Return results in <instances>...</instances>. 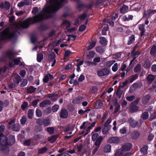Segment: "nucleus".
<instances>
[{
	"label": "nucleus",
	"instance_id": "2f4dec72",
	"mask_svg": "<svg viewBox=\"0 0 156 156\" xmlns=\"http://www.w3.org/2000/svg\"><path fill=\"white\" fill-rule=\"evenodd\" d=\"M156 52V46L154 45L151 48L150 54L151 55H155Z\"/></svg>",
	"mask_w": 156,
	"mask_h": 156
},
{
	"label": "nucleus",
	"instance_id": "0eeeda50",
	"mask_svg": "<svg viewBox=\"0 0 156 156\" xmlns=\"http://www.w3.org/2000/svg\"><path fill=\"white\" fill-rule=\"evenodd\" d=\"M140 135V132L137 131H134L130 134L131 138L133 140L137 139L139 137Z\"/></svg>",
	"mask_w": 156,
	"mask_h": 156
},
{
	"label": "nucleus",
	"instance_id": "a18cd8bd",
	"mask_svg": "<svg viewBox=\"0 0 156 156\" xmlns=\"http://www.w3.org/2000/svg\"><path fill=\"white\" fill-rule=\"evenodd\" d=\"M118 69V64L117 63H115L112 67V70L114 72H116Z\"/></svg>",
	"mask_w": 156,
	"mask_h": 156
},
{
	"label": "nucleus",
	"instance_id": "f257e3e1",
	"mask_svg": "<svg viewBox=\"0 0 156 156\" xmlns=\"http://www.w3.org/2000/svg\"><path fill=\"white\" fill-rule=\"evenodd\" d=\"M15 142L14 137L12 135H10L9 138L0 133V150L5 153H8L9 151V148L7 147L9 145H12Z\"/></svg>",
	"mask_w": 156,
	"mask_h": 156
},
{
	"label": "nucleus",
	"instance_id": "680f3d73",
	"mask_svg": "<svg viewBox=\"0 0 156 156\" xmlns=\"http://www.w3.org/2000/svg\"><path fill=\"white\" fill-rule=\"evenodd\" d=\"M85 79V76L83 75H81L80 76L78 80L79 82H82Z\"/></svg>",
	"mask_w": 156,
	"mask_h": 156
},
{
	"label": "nucleus",
	"instance_id": "338daca9",
	"mask_svg": "<svg viewBox=\"0 0 156 156\" xmlns=\"http://www.w3.org/2000/svg\"><path fill=\"white\" fill-rule=\"evenodd\" d=\"M27 80H24L23 81L22 83L21 84V86L22 87H24L26 85H27Z\"/></svg>",
	"mask_w": 156,
	"mask_h": 156
},
{
	"label": "nucleus",
	"instance_id": "79ce46f5",
	"mask_svg": "<svg viewBox=\"0 0 156 156\" xmlns=\"http://www.w3.org/2000/svg\"><path fill=\"white\" fill-rule=\"evenodd\" d=\"M155 119H156V112H154L153 113L151 114L149 120L152 121Z\"/></svg>",
	"mask_w": 156,
	"mask_h": 156
},
{
	"label": "nucleus",
	"instance_id": "9b49d317",
	"mask_svg": "<svg viewBox=\"0 0 156 156\" xmlns=\"http://www.w3.org/2000/svg\"><path fill=\"white\" fill-rule=\"evenodd\" d=\"M10 6V3L8 2H5L4 3H2L1 5L0 8L4 9L5 8L7 9H9Z\"/></svg>",
	"mask_w": 156,
	"mask_h": 156
},
{
	"label": "nucleus",
	"instance_id": "603ef678",
	"mask_svg": "<svg viewBox=\"0 0 156 156\" xmlns=\"http://www.w3.org/2000/svg\"><path fill=\"white\" fill-rule=\"evenodd\" d=\"M138 77V75H135L133 76L130 80V83H132V82H133V81H134Z\"/></svg>",
	"mask_w": 156,
	"mask_h": 156
},
{
	"label": "nucleus",
	"instance_id": "ea45409f",
	"mask_svg": "<svg viewBox=\"0 0 156 156\" xmlns=\"http://www.w3.org/2000/svg\"><path fill=\"white\" fill-rule=\"evenodd\" d=\"M34 114V111L32 109H29L28 111V117L29 119L32 118Z\"/></svg>",
	"mask_w": 156,
	"mask_h": 156
},
{
	"label": "nucleus",
	"instance_id": "8fccbe9b",
	"mask_svg": "<svg viewBox=\"0 0 156 156\" xmlns=\"http://www.w3.org/2000/svg\"><path fill=\"white\" fill-rule=\"evenodd\" d=\"M36 115L38 117H40L42 116V113L41 112V111L39 109H37L36 111Z\"/></svg>",
	"mask_w": 156,
	"mask_h": 156
},
{
	"label": "nucleus",
	"instance_id": "72a5a7b5",
	"mask_svg": "<svg viewBox=\"0 0 156 156\" xmlns=\"http://www.w3.org/2000/svg\"><path fill=\"white\" fill-rule=\"evenodd\" d=\"M103 103L101 101H97L95 104V107L97 109L100 108L102 105Z\"/></svg>",
	"mask_w": 156,
	"mask_h": 156
},
{
	"label": "nucleus",
	"instance_id": "6e6552de",
	"mask_svg": "<svg viewBox=\"0 0 156 156\" xmlns=\"http://www.w3.org/2000/svg\"><path fill=\"white\" fill-rule=\"evenodd\" d=\"M132 147V145L131 144L128 143L124 144L122 147V148L124 151H127L130 150Z\"/></svg>",
	"mask_w": 156,
	"mask_h": 156
},
{
	"label": "nucleus",
	"instance_id": "cd10ccee",
	"mask_svg": "<svg viewBox=\"0 0 156 156\" xmlns=\"http://www.w3.org/2000/svg\"><path fill=\"white\" fill-rule=\"evenodd\" d=\"M104 127V128L102 130V132L103 134L105 135L108 132L110 128V126H106L105 125Z\"/></svg>",
	"mask_w": 156,
	"mask_h": 156
},
{
	"label": "nucleus",
	"instance_id": "bf43d9fd",
	"mask_svg": "<svg viewBox=\"0 0 156 156\" xmlns=\"http://www.w3.org/2000/svg\"><path fill=\"white\" fill-rule=\"evenodd\" d=\"M63 25L65 26L67 28L69 27L70 25V23L69 22L66 20L64 21L63 22Z\"/></svg>",
	"mask_w": 156,
	"mask_h": 156
},
{
	"label": "nucleus",
	"instance_id": "a211bd4d",
	"mask_svg": "<svg viewBox=\"0 0 156 156\" xmlns=\"http://www.w3.org/2000/svg\"><path fill=\"white\" fill-rule=\"evenodd\" d=\"M12 129L14 131H19L20 129V125L18 123H16L12 126Z\"/></svg>",
	"mask_w": 156,
	"mask_h": 156
},
{
	"label": "nucleus",
	"instance_id": "774afa93",
	"mask_svg": "<svg viewBox=\"0 0 156 156\" xmlns=\"http://www.w3.org/2000/svg\"><path fill=\"white\" fill-rule=\"evenodd\" d=\"M57 156H71L67 153H64L62 154H58Z\"/></svg>",
	"mask_w": 156,
	"mask_h": 156
},
{
	"label": "nucleus",
	"instance_id": "0e129e2a",
	"mask_svg": "<svg viewBox=\"0 0 156 156\" xmlns=\"http://www.w3.org/2000/svg\"><path fill=\"white\" fill-rule=\"evenodd\" d=\"M86 122H83L81 125L80 127V129H85L86 128Z\"/></svg>",
	"mask_w": 156,
	"mask_h": 156
},
{
	"label": "nucleus",
	"instance_id": "423d86ee",
	"mask_svg": "<svg viewBox=\"0 0 156 156\" xmlns=\"http://www.w3.org/2000/svg\"><path fill=\"white\" fill-rule=\"evenodd\" d=\"M47 97L50 98L51 100L53 102L56 101L59 97L58 96L57 94H48Z\"/></svg>",
	"mask_w": 156,
	"mask_h": 156
},
{
	"label": "nucleus",
	"instance_id": "e433bc0d",
	"mask_svg": "<svg viewBox=\"0 0 156 156\" xmlns=\"http://www.w3.org/2000/svg\"><path fill=\"white\" fill-rule=\"evenodd\" d=\"M95 53L93 51H90L87 55V57L88 59L92 58L94 56Z\"/></svg>",
	"mask_w": 156,
	"mask_h": 156
},
{
	"label": "nucleus",
	"instance_id": "2eb2a0df",
	"mask_svg": "<svg viewBox=\"0 0 156 156\" xmlns=\"http://www.w3.org/2000/svg\"><path fill=\"white\" fill-rule=\"evenodd\" d=\"M83 101V98L82 97H80L74 99L72 101L73 103L74 104H78Z\"/></svg>",
	"mask_w": 156,
	"mask_h": 156
},
{
	"label": "nucleus",
	"instance_id": "9d476101",
	"mask_svg": "<svg viewBox=\"0 0 156 156\" xmlns=\"http://www.w3.org/2000/svg\"><path fill=\"white\" fill-rule=\"evenodd\" d=\"M119 139L117 137H112L110 138L108 141L110 143H118L119 142Z\"/></svg>",
	"mask_w": 156,
	"mask_h": 156
},
{
	"label": "nucleus",
	"instance_id": "5fc2aeb1",
	"mask_svg": "<svg viewBox=\"0 0 156 156\" xmlns=\"http://www.w3.org/2000/svg\"><path fill=\"white\" fill-rule=\"evenodd\" d=\"M126 129L125 127H123L120 130V132L121 133L124 134L126 133Z\"/></svg>",
	"mask_w": 156,
	"mask_h": 156
},
{
	"label": "nucleus",
	"instance_id": "7c9ffc66",
	"mask_svg": "<svg viewBox=\"0 0 156 156\" xmlns=\"http://www.w3.org/2000/svg\"><path fill=\"white\" fill-rule=\"evenodd\" d=\"M141 117L143 119H147L149 117L148 113L146 112H144L142 113Z\"/></svg>",
	"mask_w": 156,
	"mask_h": 156
},
{
	"label": "nucleus",
	"instance_id": "20e7f679",
	"mask_svg": "<svg viewBox=\"0 0 156 156\" xmlns=\"http://www.w3.org/2000/svg\"><path fill=\"white\" fill-rule=\"evenodd\" d=\"M138 101L139 100H136L131 104L129 108L130 112H133L136 111L139 108L138 107L135 105V103L136 102V103H137Z\"/></svg>",
	"mask_w": 156,
	"mask_h": 156
},
{
	"label": "nucleus",
	"instance_id": "13d9d810",
	"mask_svg": "<svg viewBox=\"0 0 156 156\" xmlns=\"http://www.w3.org/2000/svg\"><path fill=\"white\" fill-rule=\"evenodd\" d=\"M116 94L119 98H120L123 96V94L121 91H117Z\"/></svg>",
	"mask_w": 156,
	"mask_h": 156
},
{
	"label": "nucleus",
	"instance_id": "49530a36",
	"mask_svg": "<svg viewBox=\"0 0 156 156\" xmlns=\"http://www.w3.org/2000/svg\"><path fill=\"white\" fill-rule=\"evenodd\" d=\"M27 121V117L25 116H22V118L20 119L21 124H24Z\"/></svg>",
	"mask_w": 156,
	"mask_h": 156
},
{
	"label": "nucleus",
	"instance_id": "a19ab883",
	"mask_svg": "<svg viewBox=\"0 0 156 156\" xmlns=\"http://www.w3.org/2000/svg\"><path fill=\"white\" fill-rule=\"evenodd\" d=\"M151 66L150 61L149 60H146L144 64V68H149Z\"/></svg>",
	"mask_w": 156,
	"mask_h": 156
},
{
	"label": "nucleus",
	"instance_id": "4be33fe9",
	"mask_svg": "<svg viewBox=\"0 0 156 156\" xmlns=\"http://www.w3.org/2000/svg\"><path fill=\"white\" fill-rule=\"evenodd\" d=\"M111 146L109 144L106 145L104 148V151L105 153H108L111 151Z\"/></svg>",
	"mask_w": 156,
	"mask_h": 156
},
{
	"label": "nucleus",
	"instance_id": "a878e982",
	"mask_svg": "<svg viewBox=\"0 0 156 156\" xmlns=\"http://www.w3.org/2000/svg\"><path fill=\"white\" fill-rule=\"evenodd\" d=\"M128 9V7L124 5L120 9V12L124 14L126 12L127 10Z\"/></svg>",
	"mask_w": 156,
	"mask_h": 156
},
{
	"label": "nucleus",
	"instance_id": "473e14b6",
	"mask_svg": "<svg viewBox=\"0 0 156 156\" xmlns=\"http://www.w3.org/2000/svg\"><path fill=\"white\" fill-rule=\"evenodd\" d=\"M43 58V55L41 53L38 54L37 55V62H40Z\"/></svg>",
	"mask_w": 156,
	"mask_h": 156
},
{
	"label": "nucleus",
	"instance_id": "052dcab7",
	"mask_svg": "<svg viewBox=\"0 0 156 156\" xmlns=\"http://www.w3.org/2000/svg\"><path fill=\"white\" fill-rule=\"evenodd\" d=\"M152 11L151 10H149L147 11H145V13L144 16L146 17L147 15H150V14L152 13Z\"/></svg>",
	"mask_w": 156,
	"mask_h": 156
},
{
	"label": "nucleus",
	"instance_id": "de8ad7c7",
	"mask_svg": "<svg viewBox=\"0 0 156 156\" xmlns=\"http://www.w3.org/2000/svg\"><path fill=\"white\" fill-rule=\"evenodd\" d=\"M101 60V58L99 57H97L93 59V63L94 64V65H95L97 64V63L99 62Z\"/></svg>",
	"mask_w": 156,
	"mask_h": 156
},
{
	"label": "nucleus",
	"instance_id": "393cba45",
	"mask_svg": "<svg viewBox=\"0 0 156 156\" xmlns=\"http://www.w3.org/2000/svg\"><path fill=\"white\" fill-rule=\"evenodd\" d=\"M115 62V60L109 61L105 62V66L107 67H110Z\"/></svg>",
	"mask_w": 156,
	"mask_h": 156
},
{
	"label": "nucleus",
	"instance_id": "4c0bfd02",
	"mask_svg": "<svg viewBox=\"0 0 156 156\" xmlns=\"http://www.w3.org/2000/svg\"><path fill=\"white\" fill-rule=\"evenodd\" d=\"M135 37L134 35H132L129 37V40L128 42V44L130 45L131 44L135 41Z\"/></svg>",
	"mask_w": 156,
	"mask_h": 156
},
{
	"label": "nucleus",
	"instance_id": "09e8293b",
	"mask_svg": "<svg viewBox=\"0 0 156 156\" xmlns=\"http://www.w3.org/2000/svg\"><path fill=\"white\" fill-rule=\"evenodd\" d=\"M59 108V106L57 105H55L52 107V110L54 112L57 111Z\"/></svg>",
	"mask_w": 156,
	"mask_h": 156
},
{
	"label": "nucleus",
	"instance_id": "bb28decb",
	"mask_svg": "<svg viewBox=\"0 0 156 156\" xmlns=\"http://www.w3.org/2000/svg\"><path fill=\"white\" fill-rule=\"evenodd\" d=\"M147 146H144L140 149L141 152L142 154H147Z\"/></svg>",
	"mask_w": 156,
	"mask_h": 156
},
{
	"label": "nucleus",
	"instance_id": "c03bdc74",
	"mask_svg": "<svg viewBox=\"0 0 156 156\" xmlns=\"http://www.w3.org/2000/svg\"><path fill=\"white\" fill-rule=\"evenodd\" d=\"M99 134L98 133H95L92 136V139L93 141H95L99 137Z\"/></svg>",
	"mask_w": 156,
	"mask_h": 156
},
{
	"label": "nucleus",
	"instance_id": "f704fd0d",
	"mask_svg": "<svg viewBox=\"0 0 156 156\" xmlns=\"http://www.w3.org/2000/svg\"><path fill=\"white\" fill-rule=\"evenodd\" d=\"M141 66L140 64H138L134 68V71L137 73L140 72L141 70Z\"/></svg>",
	"mask_w": 156,
	"mask_h": 156
},
{
	"label": "nucleus",
	"instance_id": "4468645a",
	"mask_svg": "<svg viewBox=\"0 0 156 156\" xmlns=\"http://www.w3.org/2000/svg\"><path fill=\"white\" fill-rule=\"evenodd\" d=\"M129 122L130 125L133 128H135L137 125L138 122L131 119H129Z\"/></svg>",
	"mask_w": 156,
	"mask_h": 156
},
{
	"label": "nucleus",
	"instance_id": "39448f33",
	"mask_svg": "<svg viewBox=\"0 0 156 156\" xmlns=\"http://www.w3.org/2000/svg\"><path fill=\"white\" fill-rule=\"evenodd\" d=\"M20 58H13L12 59V62H10L9 65L11 67H13L14 65L19 64L20 65H22V63L20 62Z\"/></svg>",
	"mask_w": 156,
	"mask_h": 156
},
{
	"label": "nucleus",
	"instance_id": "69168bd1",
	"mask_svg": "<svg viewBox=\"0 0 156 156\" xmlns=\"http://www.w3.org/2000/svg\"><path fill=\"white\" fill-rule=\"evenodd\" d=\"M98 90V88L95 87H92L91 90V92L92 93H94L97 92Z\"/></svg>",
	"mask_w": 156,
	"mask_h": 156
},
{
	"label": "nucleus",
	"instance_id": "7ed1b4c3",
	"mask_svg": "<svg viewBox=\"0 0 156 156\" xmlns=\"http://www.w3.org/2000/svg\"><path fill=\"white\" fill-rule=\"evenodd\" d=\"M109 70L107 68H103L98 70L97 72V75L99 76H102L108 75L109 73Z\"/></svg>",
	"mask_w": 156,
	"mask_h": 156
},
{
	"label": "nucleus",
	"instance_id": "f8f14e48",
	"mask_svg": "<svg viewBox=\"0 0 156 156\" xmlns=\"http://www.w3.org/2000/svg\"><path fill=\"white\" fill-rule=\"evenodd\" d=\"M151 97L149 95H147L143 97L142 99V102L143 104H146L149 101Z\"/></svg>",
	"mask_w": 156,
	"mask_h": 156
},
{
	"label": "nucleus",
	"instance_id": "c85d7f7f",
	"mask_svg": "<svg viewBox=\"0 0 156 156\" xmlns=\"http://www.w3.org/2000/svg\"><path fill=\"white\" fill-rule=\"evenodd\" d=\"M57 138V136H53L48 138V140L51 143L54 142Z\"/></svg>",
	"mask_w": 156,
	"mask_h": 156
},
{
	"label": "nucleus",
	"instance_id": "c756f323",
	"mask_svg": "<svg viewBox=\"0 0 156 156\" xmlns=\"http://www.w3.org/2000/svg\"><path fill=\"white\" fill-rule=\"evenodd\" d=\"M55 55L54 52L51 53L48 55V59L50 61H52L53 60H55Z\"/></svg>",
	"mask_w": 156,
	"mask_h": 156
},
{
	"label": "nucleus",
	"instance_id": "c9c22d12",
	"mask_svg": "<svg viewBox=\"0 0 156 156\" xmlns=\"http://www.w3.org/2000/svg\"><path fill=\"white\" fill-rule=\"evenodd\" d=\"M50 121L48 119H45L43 120V124L44 126H48L50 125Z\"/></svg>",
	"mask_w": 156,
	"mask_h": 156
},
{
	"label": "nucleus",
	"instance_id": "1a4fd4ad",
	"mask_svg": "<svg viewBox=\"0 0 156 156\" xmlns=\"http://www.w3.org/2000/svg\"><path fill=\"white\" fill-rule=\"evenodd\" d=\"M60 115L62 118H67L68 116V112L65 109H62Z\"/></svg>",
	"mask_w": 156,
	"mask_h": 156
},
{
	"label": "nucleus",
	"instance_id": "f03ea898",
	"mask_svg": "<svg viewBox=\"0 0 156 156\" xmlns=\"http://www.w3.org/2000/svg\"><path fill=\"white\" fill-rule=\"evenodd\" d=\"M14 33L9 28H6L0 34V39L5 40L12 37Z\"/></svg>",
	"mask_w": 156,
	"mask_h": 156
},
{
	"label": "nucleus",
	"instance_id": "864d4df0",
	"mask_svg": "<svg viewBox=\"0 0 156 156\" xmlns=\"http://www.w3.org/2000/svg\"><path fill=\"white\" fill-rule=\"evenodd\" d=\"M28 106V103L26 102H24L22 105L21 108L23 110H24Z\"/></svg>",
	"mask_w": 156,
	"mask_h": 156
},
{
	"label": "nucleus",
	"instance_id": "6ab92c4d",
	"mask_svg": "<svg viewBox=\"0 0 156 156\" xmlns=\"http://www.w3.org/2000/svg\"><path fill=\"white\" fill-rule=\"evenodd\" d=\"M133 18V16L131 15L128 16H124L122 17V19L124 21H128L132 20Z\"/></svg>",
	"mask_w": 156,
	"mask_h": 156
},
{
	"label": "nucleus",
	"instance_id": "412c9836",
	"mask_svg": "<svg viewBox=\"0 0 156 156\" xmlns=\"http://www.w3.org/2000/svg\"><path fill=\"white\" fill-rule=\"evenodd\" d=\"M154 76L152 74H149L147 77V80L148 83H151L154 79Z\"/></svg>",
	"mask_w": 156,
	"mask_h": 156
},
{
	"label": "nucleus",
	"instance_id": "4d7b16f0",
	"mask_svg": "<svg viewBox=\"0 0 156 156\" xmlns=\"http://www.w3.org/2000/svg\"><path fill=\"white\" fill-rule=\"evenodd\" d=\"M122 154V150H118L117 151L115 154V156H121Z\"/></svg>",
	"mask_w": 156,
	"mask_h": 156
},
{
	"label": "nucleus",
	"instance_id": "3c124183",
	"mask_svg": "<svg viewBox=\"0 0 156 156\" xmlns=\"http://www.w3.org/2000/svg\"><path fill=\"white\" fill-rule=\"evenodd\" d=\"M96 44V43L95 42H93L87 48V49L88 50H89L91 49H92L93 47H94L95 44Z\"/></svg>",
	"mask_w": 156,
	"mask_h": 156
},
{
	"label": "nucleus",
	"instance_id": "e2e57ef3",
	"mask_svg": "<svg viewBox=\"0 0 156 156\" xmlns=\"http://www.w3.org/2000/svg\"><path fill=\"white\" fill-rule=\"evenodd\" d=\"M26 72L24 70H22L20 72V74L22 77H23L25 75Z\"/></svg>",
	"mask_w": 156,
	"mask_h": 156
},
{
	"label": "nucleus",
	"instance_id": "58836bf2",
	"mask_svg": "<svg viewBox=\"0 0 156 156\" xmlns=\"http://www.w3.org/2000/svg\"><path fill=\"white\" fill-rule=\"evenodd\" d=\"M54 128L53 127H48L47 129L48 132L50 134H52L54 132Z\"/></svg>",
	"mask_w": 156,
	"mask_h": 156
},
{
	"label": "nucleus",
	"instance_id": "aec40b11",
	"mask_svg": "<svg viewBox=\"0 0 156 156\" xmlns=\"http://www.w3.org/2000/svg\"><path fill=\"white\" fill-rule=\"evenodd\" d=\"M139 30L141 31L140 35L142 36L144 34L145 31L144 25L143 24L139 25Z\"/></svg>",
	"mask_w": 156,
	"mask_h": 156
},
{
	"label": "nucleus",
	"instance_id": "dca6fc26",
	"mask_svg": "<svg viewBox=\"0 0 156 156\" xmlns=\"http://www.w3.org/2000/svg\"><path fill=\"white\" fill-rule=\"evenodd\" d=\"M103 140V137L101 136H99L98 139L96 140V141L95 143L94 144L98 146V147H99L101 144V143Z\"/></svg>",
	"mask_w": 156,
	"mask_h": 156
},
{
	"label": "nucleus",
	"instance_id": "f3484780",
	"mask_svg": "<svg viewBox=\"0 0 156 156\" xmlns=\"http://www.w3.org/2000/svg\"><path fill=\"white\" fill-rule=\"evenodd\" d=\"M100 42L101 45L105 46L107 44V41L104 37H100Z\"/></svg>",
	"mask_w": 156,
	"mask_h": 156
},
{
	"label": "nucleus",
	"instance_id": "6e6d98bb",
	"mask_svg": "<svg viewBox=\"0 0 156 156\" xmlns=\"http://www.w3.org/2000/svg\"><path fill=\"white\" fill-rule=\"evenodd\" d=\"M61 42L62 40L61 39L57 40L53 43V45L54 46H58Z\"/></svg>",
	"mask_w": 156,
	"mask_h": 156
},
{
	"label": "nucleus",
	"instance_id": "5701e85b",
	"mask_svg": "<svg viewBox=\"0 0 156 156\" xmlns=\"http://www.w3.org/2000/svg\"><path fill=\"white\" fill-rule=\"evenodd\" d=\"M47 147H45L40 148L38 150V153L40 154H43L47 152Z\"/></svg>",
	"mask_w": 156,
	"mask_h": 156
},
{
	"label": "nucleus",
	"instance_id": "b1692460",
	"mask_svg": "<svg viewBox=\"0 0 156 156\" xmlns=\"http://www.w3.org/2000/svg\"><path fill=\"white\" fill-rule=\"evenodd\" d=\"M14 81L17 84H19L21 78L18 75H15V78L14 79Z\"/></svg>",
	"mask_w": 156,
	"mask_h": 156
},
{
	"label": "nucleus",
	"instance_id": "37998d69",
	"mask_svg": "<svg viewBox=\"0 0 156 156\" xmlns=\"http://www.w3.org/2000/svg\"><path fill=\"white\" fill-rule=\"evenodd\" d=\"M36 90V88L33 87H31L27 89V91L30 93H32L34 92Z\"/></svg>",
	"mask_w": 156,
	"mask_h": 156
},
{
	"label": "nucleus",
	"instance_id": "ddd939ff",
	"mask_svg": "<svg viewBox=\"0 0 156 156\" xmlns=\"http://www.w3.org/2000/svg\"><path fill=\"white\" fill-rule=\"evenodd\" d=\"M51 102L50 101L46 100L43 101L40 104V106L41 107H43L47 105H50Z\"/></svg>",
	"mask_w": 156,
	"mask_h": 156
}]
</instances>
